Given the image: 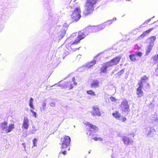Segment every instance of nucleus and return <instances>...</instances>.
Returning <instances> with one entry per match:
<instances>
[{"instance_id":"obj_52","label":"nucleus","mask_w":158,"mask_h":158,"mask_svg":"<svg viewBox=\"0 0 158 158\" xmlns=\"http://www.w3.org/2000/svg\"><path fill=\"white\" fill-rule=\"evenodd\" d=\"M35 128V126H32V128H33V129L34 128Z\"/></svg>"},{"instance_id":"obj_30","label":"nucleus","mask_w":158,"mask_h":158,"mask_svg":"<svg viewBox=\"0 0 158 158\" xmlns=\"http://www.w3.org/2000/svg\"><path fill=\"white\" fill-rule=\"evenodd\" d=\"M124 69H122L121 71H120L117 74L118 75V76L121 75L123 73H124Z\"/></svg>"},{"instance_id":"obj_44","label":"nucleus","mask_w":158,"mask_h":158,"mask_svg":"<svg viewBox=\"0 0 158 158\" xmlns=\"http://www.w3.org/2000/svg\"><path fill=\"white\" fill-rule=\"evenodd\" d=\"M118 70V67H116L115 68L114 70V71H117Z\"/></svg>"},{"instance_id":"obj_10","label":"nucleus","mask_w":158,"mask_h":158,"mask_svg":"<svg viewBox=\"0 0 158 158\" xmlns=\"http://www.w3.org/2000/svg\"><path fill=\"white\" fill-rule=\"evenodd\" d=\"M122 138L124 144L129 145L132 144L133 141L132 139L125 136H123Z\"/></svg>"},{"instance_id":"obj_11","label":"nucleus","mask_w":158,"mask_h":158,"mask_svg":"<svg viewBox=\"0 0 158 158\" xmlns=\"http://www.w3.org/2000/svg\"><path fill=\"white\" fill-rule=\"evenodd\" d=\"M139 86L136 89V94L138 95V98H141L143 95V92L142 89L143 87V85L142 82L138 84Z\"/></svg>"},{"instance_id":"obj_6","label":"nucleus","mask_w":158,"mask_h":158,"mask_svg":"<svg viewBox=\"0 0 158 158\" xmlns=\"http://www.w3.org/2000/svg\"><path fill=\"white\" fill-rule=\"evenodd\" d=\"M80 13L81 10L80 8L78 7L76 8L71 15V17L73 21H77L81 17Z\"/></svg>"},{"instance_id":"obj_17","label":"nucleus","mask_w":158,"mask_h":158,"mask_svg":"<svg viewBox=\"0 0 158 158\" xmlns=\"http://www.w3.org/2000/svg\"><path fill=\"white\" fill-rule=\"evenodd\" d=\"M99 81L97 79L93 80L90 83V87L92 88H96L99 86Z\"/></svg>"},{"instance_id":"obj_9","label":"nucleus","mask_w":158,"mask_h":158,"mask_svg":"<svg viewBox=\"0 0 158 158\" xmlns=\"http://www.w3.org/2000/svg\"><path fill=\"white\" fill-rule=\"evenodd\" d=\"M100 59L99 57V55H98L95 57H94L93 60L91 61L87 65L86 67L88 68H90L91 67L94 65L96 63V62L99 61L100 60Z\"/></svg>"},{"instance_id":"obj_22","label":"nucleus","mask_w":158,"mask_h":158,"mask_svg":"<svg viewBox=\"0 0 158 158\" xmlns=\"http://www.w3.org/2000/svg\"><path fill=\"white\" fill-rule=\"evenodd\" d=\"M112 115L114 117L116 118L119 120L121 118V116L118 111H116L115 112L112 114Z\"/></svg>"},{"instance_id":"obj_58","label":"nucleus","mask_w":158,"mask_h":158,"mask_svg":"<svg viewBox=\"0 0 158 158\" xmlns=\"http://www.w3.org/2000/svg\"><path fill=\"white\" fill-rule=\"evenodd\" d=\"M60 82V81H59V82L58 83H59V82Z\"/></svg>"},{"instance_id":"obj_32","label":"nucleus","mask_w":158,"mask_h":158,"mask_svg":"<svg viewBox=\"0 0 158 158\" xmlns=\"http://www.w3.org/2000/svg\"><path fill=\"white\" fill-rule=\"evenodd\" d=\"M76 36V33H73L68 38H67V40H68L69 39H71L72 38L75 37Z\"/></svg>"},{"instance_id":"obj_33","label":"nucleus","mask_w":158,"mask_h":158,"mask_svg":"<svg viewBox=\"0 0 158 158\" xmlns=\"http://www.w3.org/2000/svg\"><path fill=\"white\" fill-rule=\"evenodd\" d=\"M37 140L35 138H34L33 139V143L34 146L35 147L36 146V143L37 142Z\"/></svg>"},{"instance_id":"obj_19","label":"nucleus","mask_w":158,"mask_h":158,"mask_svg":"<svg viewBox=\"0 0 158 158\" xmlns=\"http://www.w3.org/2000/svg\"><path fill=\"white\" fill-rule=\"evenodd\" d=\"M7 126V123L6 121L0 124L1 131H2V133L5 132Z\"/></svg>"},{"instance_id":"obj_48","label":"nucleus","mask_w":158,"mask_h":158,"mask_svg":"<svg viewBox=\"0 0 158 158\" xmlns=\"http://www.w3.org/2000/svg\"><path fill=\"white\" fill-rule=\"evenodd\" d=\"M31 134H35V132L34 131H33V130H32L31 131Z\"/></svg>"},{"instance_id":"obj_55","label":"nucleus","mask_w":158,"mask_h":158,"mask_svg":"<svg viewBox=\"0 0 158 158\" xmlns=\"http://www.w3.org/2000/svg\"><path fill=\"white\" fill-rule=\"evenodd\" d=\"M90 152H89V153H90Z\"/></svg>"},{"instance_id":"obj_24","label":"nucleus","mask_w":158,"mask_h":158,"mask_svg":"<svg viewBox=\"0 0 158 158\" xmlns=\"http://www.w3.org/2000/svg\"><path fill=\"white\" fill-rule=\"evenodd\" d=\"M154 29V28L153 27H152L149 29L146 30L141 35V36L143 37H144L145 36L148 34L150 33L151 31L153 30Z\"/></svg>"},{"instance_id":"obj_21","label":"nucleus","mask_w":158,"mask_h":158,"mask_svg":"<svg viewBox=\"0 0 158 158\" xmlns=\"http://www.w3.org/2000/svg\"><path fill=\"white\" fill-rule=\"evenodd\" d=\"M14 128V124H10L8 127L7 126L5 132L6 133H9L10 132L12 129Z\"/></svg>"},{"instance_id":"obj_38","label":"nucleus","mask_w":158,"mask_h":158,"mask_svg":"<svg viewBox=\"0 0 158 158\" xmlns=\"http://www.w3.org/2000/svg\"><path fill=\"white\" fill-rule=\"evenodd\" d=\"M55 103L53 102H51L49 103V105L52 107H54L55 106Z\"/></svg>"},{"instance_id":"obj_41","label":"nucleus","mask_w":158,"mask_h":158,"mask_svg":"<svg viewBox=\"0 0 158 158\" xmlns=\"http://www.w3.org/2000/svg\"><path fill=\"white\" fill-rule=\"evenodd\" d=\"M93 139H94L95 141H97L99 139L100 140H102V139L101 138H97V137H95L93 138Z\"/></svg>"},{"instance_id":"obj_1","label":"nucleus","mask_w":158,"mask_h":158,"mask_svg":"<svg viewBox=\"0 0 158 158\" xmlns=\"http://www.w3.org/2000/svg\"><path fill=\"white\" fill-rule=\"evenodd\" d=\"M96 3V0H87L85 4V9L83 13L85 16L92 13L94 9V5Z\"/></svg>"},{"instance_id":"obj_39","label":"nucleus","mask_w":158,"mask_h":158,"mask_svg":"<svg viewBox=\"0 0 158 158\" xmlns=\"http://www.w3.org/2000/svg\"><path fill=\"white\" fill-rule=\"evenodd\" d=\"M148 79V77L145 76H143L141 77L142 80H147Z\"/></svg>"},{"instance_id":"obj_7","label":"nucleus","mask_w":158,"mask_h":158,"mask_svg":"<svg viewBox=\"0 0 158 158\" xmlns=\"http://www.w3.org/2000/svg\"><path fill=\"white\" fill-rule=\"evenodd\" d=\"M120 107L123 113L126 112L127 113L130 110L128 102L126 99H124L121 102Z\"/></svg>"},{"instance_id":"obj_51","label":"nucleus","mask_w":158,"mask_h":158,"mask_svg":"<svg viewBox=\"0 0 158 158\" xmlns=\"http://www.w3.org/2000/svg\"><path fill=\"white\" fill-rule=\"evenodd\" d=\"M77 49V48H74V49H73V51H75Z\"/></svg>"},{"instance_id":"obj_46","label":"nucleus","mask_w":158,"mask_h":158,"mask_svg":"<svg viewBox=\"0 0 158 158\" xmlns=\"http://www.w3.org/2000/svg\"><path fill=\"white\" fill-rule=\"evenodd\" d=\"M112 20V22L114 21H115L116 20V18H114L113 19H111Z\"/></svg>"},{"instance_id":"obj_20","label":"nucleus","mask_w":158,"mask_h":158,"mask_svg":"<svg viewBox=\"0 0 158 158\" xmlns=\"http://www.w3.org/2000/svg\"><path fill=\"white\" fill-rule=\"evenodd\" d=\"M156 36H151L146 40V41L149 43V44L153 46L154 41L156 40Z\"/></svg>"},{"instance_id":"obj_31","label":"nucleus","mask_w":158,"mask_h":158,"mask_svg":"<svg viewBox=\"0 0 158 158\" xmlns=\"http://www.w3.org/2000/svg\"><path fill=\"white\" fill-rule=\"evenodd\" d=\"M30 111L32 113L33 116L35 118L36 117V113L31 109H30Z\"/></svg>"},{"instance_id":"obj_18","label":"nucleus","mask_w":158,"mask_h":158,"mask_svg":"<svg viewBox=\"0 0 158 158\" xmlns=\"http://www.w3.org/2000/svg\"><path fill=\"white\" fill-rule=\"evenodd\" d=\"M75 79L74 77L72 78V81L67 82L66 87H69L70 89H72L73 87V85H77V83L75 82Z\"/></svg>"},{"instance_id":"obj_3","label":"nucleus","mask_w":158,"mask_h":158,"mask_svg":"<svg viewBox=\"0 0 158 158\" xmlns=\"http://www.w3.org/2000/svg\"><path fill=\"white\" fill-rule=\"evenodd\" d=\"M89 34V33L87 31H85V33L84 32L80 31L79 32L78 35L77 39H75V41L73 43L69 44L70 45V48H72L73 47V46L74 45L77 44L79 43L81 40L84 38L86 36V35H88Z\"/></svg>"},{"instance_id":"obj_54","label":"nucleus","mask_w":158,"mask_h":158,"mask_svg":"<svg viewBox=\"0 0 158 158\" xmlns=\"http://www.w3.org/2000/svg\"><path fill=\"white\" fill-rule=\"evenodd\" d=\"M70 150V148H69L68 149V150Z\"/></svg>"},{"instance_id":"obj_26","label":"nucleus","mask_w":158,"mask_h":158,"mask_svg":"<svg viewBox=\"0 0 158 158\" xmlns=\"http://www.w3.org/2000/svg\"><path fill=\"white\" fill-rule=\"evenodd\" d=\"M130 59L132 61H134L136 60V56L135 54H131L129 56Z\"/></svg>"},{"instance_id":"obj_14","label":"nucleus","mask_w":158,"mask_h":158,"mask_svg":"<svg viewBox=\"0 0 158 158\" xmlns=\"http://www.w3.org/2000/svg\"><path fill=\"white\" fill-rule=\"evenodd\" d=\"M93 110L91 112L92 115L94 116H101V113L99 111V109L97 107H94L93 108Z\"/></svg>"},{"instance_id":"obj_23","label":"nucleus","mask_w":158,"mask_h":158,"mask_svg":"<svg viewBox=\"0 0 158 158\" xmlns=\"http://www.w3.org/2000/svg\"><path fill=\"white\" fill-rule=\"evenodd\" d=\"M33 99L32 98H30L29 105L31 109L34 110L35 109V108L33 104Z\"/></svg>"},{"instance_id":"obj_47","label":"nucleus","mask_w":158,"mask_h":158,"mask_svg":"<svg viewBox=\"0 0 158 158\" xmlns=\"http://www.w3.org/2000/svg\"><path fill=\"white\" fill-rule=\"evenodd\" d=\"M22 145L24 147L25 150L26 149V146H25V144L24 143H22Z\"/></svg>"},{"instance_id":"obj_35","label":"nucleus","mask_w":158,"mask_h":158,"mask_svg":"<svg viewBox=\"0 0 158 158\" xmlns=\"http://www.w3.org/2000/svg\"><path fill=\"white\" fill-rule=\"evenodd\" d=\"M135 55H136V56L141 57L142 55V53L141 52H138Z\"/></svg>"},{"instance_id":"obj_57","label":"nucleus","mask_w":158,"mask_h":158,"mask_svg":"<svg viewBox=\"0 0 158 158\" xmlns=\"http://www.w3.org/2000/svg\"><path fill=\"white\" fill-rule=\"evenodd\" d=\"M62 138L61 139V140L62 141Z\"/></svg>"},{"instance_id":"obj_36","label":"nucleus","mask_w":158,"mask_h":158,"mask_svg":"<svg viewBox=\"0 0 158 158\" xmlns=\"http://www.w3.org/2000/svg\"><path fill=\"white\" fill-rule=\"evenodd\" d=\"M56 85L57 86H60L61 88L63 87V85H62L61 84H59V85H57V84H56L54 85H53L52 86H51V87L55 86Z\"/></svg>"},{"instance_id":"obj_12","label":"nucleus","mask_w":158,"mask_h":158,"mask_svg":"<svg viewBox=\"0 0 158 158\" xmlns=\"http://www.w3.org/2000/svg\"><path fill=\"white\" fill-rule=\"evenodd\" d=\"M120 57L117 56L111 60L110 61L107 62L110 67L113 65L117 64L120 61Z\"/></svg>"},{"instance_id":"obj_5","label":"nucleus","mask_w":158,"mask_h":158,"mask_svg":"<svg viewBox=\"0 0 158 158\" xmlns=\"http://www.w3.org/2000/svg\"><path fill=\"white\" fill-rule=\"evenodd\" d=\"M105 27V26L104 25L97 26H90L85 28V31H87L88 33L95 32L102 30Z\"/></svg>"},{"instance_id":"obj_59","label":"nucleus","mask_w":158,"mask_h":158,"mask_svg":"<svg viewBox=\"0 0 158 158\" xmlns=\"http://www.w3.org/2000/svg\"><path fill=\"white\" fill-rule=\"evenodd\" d=\"M85 158H86V157H85Z\"/></svg>"},{"instance_id":"obj_15","label":"nucleus","mask_w":158,"mask_h":158,"mask_svg":"<svg viewBox=\"0 0 158 158\" xmlns=\"http://www.w3.org/2000/svg\"><path fill=\"white\" fill-rule=\"evenodd\" d=\"M86 125L90 127V131H93L94 132H96L98 130V128L95 125H94L89 123H85Z\"/></svg>"},{"instance_id":"obj_37","label":"nucleus","mask_w":158,"mask_h":158,"mask_svg":"<svg viewBox=\"0 0 158 158\" xmlns=\"http://www.w3.org/2000/svg\"><path fill=\"white\" fill-rule=\"evenodd\" d=\"M121 119H119L120 120H122L123 122H125L127 118L126 117H123V116H121Z\"/></svg>"},{"instance_id":"obj_43","label":"nucleus","mask_w":158,"mask_h":158,"mask_svg":"<svg viewBox=\"0 0 158 158\" xmlns=\"http://www.w3.org/2000/svg\"><path fill=\"white\" fill-rule=\"evenodd\" d=\"M155 74L156 76H158V68L155 70Z\"/></svg>"},{"instance_id":"obj_49","label":"nucleus","mask_w":158,"mask_h":158,"mask_svg":"<svg viewBox=\"0 0 158 158\" xmlns=\"http://www.w3.org/2000/svg\"><path fill=\"white\" fill-rule=\"evenodd\" d=\"M33 129V131H35H35H37V129H35V128H34Z\"/></svg>"},{"instance_id":"obj_8","label":"nucleus","mask_w":158,"mask_h":158,"mask_svg":"<svg viewBox=\"0 0 158 158\" xmlns=\"http://www.w3.org/2000/svg\"><path fill=\"white\" fill-rule=\"evenodd\" d=\"M145 131L148 137H152L156 134V131L152 127H148L145 128Z\"/></svg>"},{"instance_id":"obj_16","label":"nucleus","mask_w":158,"mask_h":158,"mask_svg":"<svg viewBox=\"0 0 158 158\" xmlns=\"http://www.w3.org/2000/svg\"><path fill=\"white\" fill-rule=\"evenodd\" d=\"M110 67L108 63L106 62L103 64V66L101 68L100 71L102 73H105L107 68Z\"/></svg>"},{"instance_id":"obj_45","label":"nucleus","mask_w":158,"mask_h":158,"mask_svg":"<svg viewBox=\"0 0 158 158\" xmlns=\"http://www.w3.org/2000/svg\"><path fill=\"white\" fill-rule=\"evenodd\" d=\"M155 121L156 123H158V117H156L155 119Z\"/></svg>"},{"instance_id":"obj_28","label":"nucleus","mask_w":158,"mask_h":158,"mask_svg":"<svg viewBox=\"0 0 158 158\" xmlns=\"http://www.w3.org/2000/svg\"><path fill=\"white\" fill-rule=\"evenodd\" d=\"M87 94L91 95L93 96H95L96 95L94 92L92 90H89L87 91Z\"/></svg>"},{"instance_id":"obj_13","label":"nucleus","mask_w":158,"mask_h":158,"mask_svg":"<svg viewBox=\"0 0 158 158\" xmlns=\"http://www.w3.org/2000/svg\"><path fill=\"white\" fill-rule=\"evenodd\" d=\"M29 126V121L27 117H24L23 121L22 128L27 130Z\"/></svg>"},{"instance_id":"obj_27","label":"nucleus","mask_w":158,"mask_h":158,"mask_svg":"<svg viewBox=\"0 0 158 158\" xmlns=\"http://www.w3.org/2000/svg\"><path fill=\"white\" fill-rule=\"evenodd\" d=\"M46 103L45 102H44L42 104V107L41 108V111H44L46 109Z\"/></svg>"},{"instance_id":"obj_40","label":"nucleus","mask_w":158,"mask_h":158,"mask_svg":"<svg viewBox=\"0 0 158 158\" xmlns=\"http://www.w3.org/2000/svg\"><path fill=\"white\" fill-rule=\"evenodd\" d=\"M112 23V20H110L107 21L105 23L108 24H110Z\"/></svg>"},{"instance_id":"obj_56","label":"nucleus","mask_w":158,"mask_h":158,"mask_svg":"<svg viewBox=\"0 0 158 158\" xmlns=\"http://www.w3.org/2000/svg\"><path fill=\"white\" fill-rule=\"evenodd\" d=\"M154 16L152 18H154Z\"/></svg>"},{"instance_id":"obj_4","label":"nucleus","mask_w":158,"mask_h":158,"mask_svg":"<svg viewBox=\"0 0 158 158\" xmlns=\"http://www.w3.org/2000/svg\"><path fill=\"white\" fill-rule=\"evenodd\" d=\"M67 29L68 27L66 24H64L62 26H60L59 27V29L58 30L59 32L57 35V36L59 40L62 39L64 37L65 32Z\"/></svg>"},{"instance_id":"obj_50","label":"nucleus","mask_w":158,"mask_h":158,"mask_svg":"<svg viewBox=\"0 0 158 158\" xmlns=\"http://www.w3.org/2000/svg\"><path fill=\"white\" fill-rule=\"evenodd\" d=\"M114 71H113L111 73V75H112V74H114Z\"/></svg>"},{"instance_id":"obj_34","label":"nucleus","mask_w":158,"mask_h":158,"mask_svg":"<svg viewBox=\"0 0 158 158\" xmlns=\"http://www.w3.org/2000/svg\"><path fill=\"white\" fill-rule=\"evenodd\" d=\"M109 100L112 102H114L116 101V99L115 98H114L113 97L111 96L110 97Z\"/></svg>"},{"instance_id":"obj_53","label":"nucleus","mask_w":158,"mask_h":158,"mask_svg":"<svg viewBox=\"0 0 158 158\" xmlns=\"http://www.w3.org/2000/svg\"><path fill=\"white\" fill-rule=\"evenodd\" d=\"M132 135L133 137H134V134H132Z\"/></svg>"},{"instance_id":"obj_29","label":"nucleus","mask_w":158,"mask_h":158,"mask_svg":"<svg viewBox=\"0 0 158 158\" xmlns=\"http://www.w3.org/2000/svg\"><path fill=\"white\" fill-rule=\"evenodd\" d=\"M152 59L153 61H156L158 60V54L154 56L152 58Z\"/></svg>"},{"instance_id":"obj_25","label":"nucleus","mask_w":158,"mask_h":158,"mask_svg":"<svg viewBox=\"0 0 158 158\" xmlns=\"http://www.w3.org/2000/svg\"><path fill=\"white\" fill-rule=\"evenodd\" d=\"M153 46V45L149 44L147 46V49L146 50V55H148L150 53L152 50V49Z\"/></svg>"},{"instance_id":"obj_2","label":"nucleus","mask_w":158,"mask_h":158,"mask_svg":"<svg viewBox=\"0 0 158 158\" xmlns=\"http://www.w3.org/2000/svg\"><path fill=\"white\" fill-rule=\"evenodd\" d=\"M71 141L70 137L68 136H66L64 137L63 139V142L62 143L61 152H60L59 156H61V154L65 155L67 153L66 150L63 151L62 149L66 148L70 144Z\"/></svg>"},{"instance_id":"obj_42","label":"nucleus","mask_w":158,"mask_h":158,"mask_svg":"<svg viewBox=\"0 0 158 158\" xmlns=\"http://www.w3.org/2000/svg\"><path fill=\"white\" fill-rule=\"evenodd\" d=\"M151 19H149L145 21V22L143 23V24H147L148 23L151 21Z\"/></svg>"}]
</instances>
